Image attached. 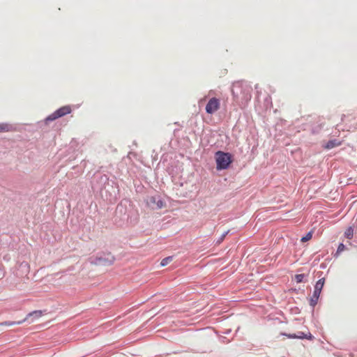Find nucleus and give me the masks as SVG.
I'll use <instances>...</instances> for the list:
<instances>
[{
	"mask_svg": "<svg viewBox=\"0 0 357 357\" xmlns=\"http://www.w3.org/2000/svg\"><path fill=\"white\" fill-rule=\"evenodd\" d=\"M231 92L236 101L247 102L251 98L252 87L246 82H237L233 84Z\"/></svg>",
	"mask_w": 357,
	"mask_h": 357,
	"instance_id": "obj_1",
	"label": "nucleus"
},
{
	"mask_svg": "<svg viewBox=\"0 0 357 357\" xmlns=\"http://www.w3.org/2000/svg\"><path fill=\"white\" fill-rule=\"evenodd\" d=\"M215 162L218 170L226 169L232 162V156L229 153L218 151L215 153Z\"/></svg>",
	"mask_w": 357,
	"mask_h": 357,
	"instance_id": "obj_2",
	"label": "nucleus"
},
{
	"mask_svg": "<svg viewBox=\"0 0 357 357\" xmlns=\"http://www.w3.org/2000/svg\"><path fill=\"white\" fill-rule=\"evenodd\" d=\"M72 112V109L69 105L63 106L56 110L54 112L49 115L45 119V122L54 121L58 118L62 117L66 114H70Z\"/></svg>",
	"mask_w": 357,
	"mask_h": 357,
	"instance_id": "obj_3",
	"label": "nucleus"
},
{
	"mask_svg": "<svg viewBox=\"0 0 357 357\" xmlns=\"http://www.w3.org/2000/svg\"><path fill=\"white\" fill-rule=\"evenodd\" d=\"M324 285V278L319 279L315 286H314V290L313 292V295L310 298V305L314 306L318 301L319 295L321 294V289Z\"/></svg>",
	"mask_w": 357,
	"mask_h": 357,
	"instance_id": "obj_4",
	"label": "nucleus"
},
{
	"mask_svg": "<svg viewBox=\"0 0 357 357\" xmlns=\"http://www.w3.org/2000/svg\"><path fill=\"white\" fill-rule=\"evenodd\" d=\"M220 107V100L217 98H211L209 99L206 105V112L207 114H213L216 112Z\"/></svg>",
	"mask_w": 357,
	"mask_h": 357,
	"instance_id": "obj_5",
	"label": "nucleus"
},
{
	"mask_svg": "<svg viewBox=\"0 0 357 357\" xmlns=\"http://www.w3.org/2000/svg\"><path fill=\"white\" fill-rule=\"evenodd\" d=\"M342 121L352 128L357 125V110L353 111L351 113L344 114L342 118Z\"/></svg>",
	"mask_w": 357,
	"mask_h": 357,
	"instance_id": "obj_6",
	"label": "nucleus"
},
{
	"mask_svg": "<svg viewBox=\"0 0 357 357\" xmlns=\"http://www.w3.org/2000/svg\"><path fill=\"white\" fill-rule=\"evenodd\" d=\"M43 314H44V311H43V310L33 311L31 312H29L24 319H22L21 321H18L17 322V324H22V323L27 321L29 318H32V321H33L35 319H38L40 318L43 315Z\"/></svg>",
	"mask_w": 357,
	"mask_h": 357,
	"instance_id": "obj_7",
	"label": "nucleus"
},
{
	"mask_svg": "<svg viewBox=\"0 0 357 357\" xmlns=\"http://www.w3.org/2000/svg\"><path fill=\"white\" fill-rule=\"evenodd\" d=\"M285 335L287 336L289 338L292 339H307L310 340L314 339L313 335L310 332H307V333H305L303 332H298V334H285Z\"/></svg>",
	"mask_w": 357,
	"mask_h": 357,
	"instance_id": "obj_8",
	"label": "nucleus"
},
{
	"mask_svg": "<svg viewBox=\"0 0 357 357\" xmlns=\"http://www.w3.org/2000/svg\"><path fill=\"white\" fill-rule=\"evenodd\" d=\"M342 144V142L337 140V139H333L330 140L327 142V144L325 146V148L326 149H331L334 147L339 146Z\"/></svg>",
	"mask_w": 357,
	"mask_h": 357,
	"instance_id": "obj_9",
	"label": "nucleus"
},
{
	"mask_svg": "<svg viewBox=\"0 0 357 357\" xmlns=\"http://www.w3.org/2000/svg\"><path fill=\"white\" fill-rule=\"evenodd\" d=\"M98 261H99V263L101 264L110 265L114 262V257L109 255L107 259H105L102 258H99Z\"/></svg>",
	"mask_w": 357,
	"mask_h": 357,
	"instance_id": "obj_10",
	"label": "nucleus"
},
{
	"mask_svg": "<svg viewBox=\"0 0 357 357\" xmlns=\"http://www.w3.org/2000/svg\"><path fill=\"white\" fill-rule=\"evenodd\" d=\"M353 234H354V229L351 227H349V228H347L344 232V236L349 239H351L353 237Z\"/></svg>",
	"mask_w": 357,
	"mask_h": 357,
	"instance_id": "obj_11",
	"label": "nucleus"
},
{
	"mask_svg": "<svg viewBox=\"0 0 357 357\" xmlns=\"http://www.w3.org/2000/svg\"><path fill=\"white\" fill-rule=\"evenodd\" d=\"M11 130V126L6 123L0 124V132H9Z\"/></svg>",
	"mask_w": 357,
	"mask_h": 357,
	"instance_id": "obj_12",
	"label": "nucleus"
},
{
	"mask_svg": "<svg viewBox=\"0 0 357 357\" xmlns=\"http://www.w3.org/2000/svg\"><path fill=\"white\" fill-rule=\"evenodd\" d=\"M151 200L153 202V203H155L156 204V206L158 208H162V207H164L165 206V203L163 202V201L159 199L158 200L157 202H155V199L154 197H152L151 199Z\"/></svg>",
	"mask_w": 357,
	"mask_h": 357,
	"instance_id": "obj_13",
	"label": "nucleus"
},
{
	"mask_svg": "<svg viewBox=\"0 0 357 357\" xmlns=\"http://www.w3.org/2000/svg\"><path fill=\"white\" fill-rule=\"evenodd\" d=\"M172 260V257H166L161 261L160 265L162 266H165L167 265Z\"/></svg>",
	"mask_w": 357,
	"mask_h": 357,
	"instance_id": "obj_14",
	"label": "nucleus"
},
{
	"mask_svg": "<svg viewBox=\"0 0 357 357\" xmlns=\"http://www.w3.org/2000/svg\"><path fill=\"white\" fill-rule=\"evenodd\" d=\"M312 237V234L311 232H309L307 233L305 236H303L302 238H301V241L302 242H306L309 240H310Z\"/></svg>",
	"mask_w": 357,
	"mask_h": 357,
	"instance_id": "obj_15",
	"label": "nucleus"
},
{
	"mask_svg": "<svg viewBox=\"0 0 357 357\" xmlns=\"http://www.w3.org/2000/svg\"><path fill=\"white\" fill-rule=\"evenodd\" d=\"M17 321H4L0 324L1 326H11L14 325H18L17 324Z\"/></svg>",
	"mask_w": 357,
	"mask_h": 357,
	"instance_id": "obj_16",
	"label": "nucleus"
},
{
	"mask_svg": "<svg viewBox=\"0 0 357 357\" xmlns=\"http://www.w3.org/2000/svg\"><path fill=\"white\" fill-rule=\"evenodd\" d=\"M303 278H304L303 274H298V275H295V280H296V282H298V283L301 282L303 280Z\"/></svg>",
	"mask_w": 357,
	"mask_h": 357,
	"instance_id": "obj_17",
	"label": "nucleus"
},
{
	"mask_svg": "<svg viewBox=\"0 0 357 357\" xmlns=\"http://www.w3.org/2000/svg\"><path fill=\"white\" fill-rule=\"evenodd\" d=\"M345 249V246L343 243H340L339 245H338V248H337V254H339L340 252H342V251H344Z\"/></svg>",
	"mask_w": 357,
	"mask_h": 357,
	"instance_id": "obj_18",
	"label": "nucleus"
},
{
	"mask_svg": "<svg viewBox=\"0 0 357 357\" xmlns=\"http://www.w3.org/2000/svg\"><path fill=\"white\" fill-rule=\"evenodd\" d=\"M3 275V270L1 268H0V279L2 278Z\"/></svg>",
	"mask_w": 357,
	"mask_h": 357,
	"instance_id": "obj_19",
	"label": "nucleus"
}]
</instances>
